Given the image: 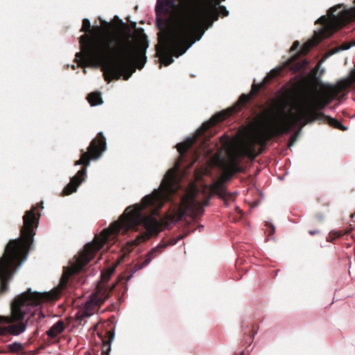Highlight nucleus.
I'll use <instances>...</instances> for the list:
<instances>
[{
    "label": "nucleus",
    "instance_id": "obj_1",
    "mask_svg": "<svg viewBox=\"0 0 355 355\" xmlns=\"http://www.w3.org/2000/svg\"><path fill=\"white\" fill-rule=\"evenodd\" d=\"M248 102L238 101L227 112L216 113L196 130L194 136L178 143L176 148L179 157L164 175L159 188L143 197L141 202L135 203V232L141 228L149 236L157 234L165 219L183 228L182 234L168 242L162 241L144 259L141 257L135 263V273L146 267L167 246L175 245L195 231L189 227L204 213L197 198L202 188L196 180L201 173L209 172L216 159L214 150L207 143L211 129L227 117L239 113Z\"/></svg>",
    "mask_w": 355,
    "mask_h": 355
},
{
    "label": "nucleus",
    "instance_id": "obj_2",
    "mask_svg": "<svg viewBox=\"0 0 355 355\" xmlns=\"http://www.w3.org/2000/svg\"><path fill=\"white\" fill-rule=\"evenodd\" d=\"M89 28L90 21L85 18L81 30L89 33L80 37L81 51L76 54L79 65L101 67L107 82L128 80L133 69V36L128 25L115 16L103 32L100 26Z\"/></svg>",
    "mask_w": 355,
    "mask_h": 355
},
{
    "label": "nucleus",
    "instance_id": "obj_3",
    "mask_svg": "<svg viewBox=\"0 0 355 355\" xmlns=\"http://www.w3.org/2000/svg\"><path fill=\"white\" fill-rule=\"evenodd\" d=\"M220 15L228 16L229 11L225 6H209L197 0L189 2L172 28L160 40L161 46L157 50L162 63L159 68L162 64H172L173 56L178 58L185 53L213 26Z\"/></svg>",
    "mask_w": 355,
    "mask_h": 355
},
{
    "label": "nucleus",
    "instance_id": "obj_4",
    "mask_svg": "<svg viewBox=\"0 0 355 355\" xmlns=\"http://www.w3.org/2000/svg\"><path fill=\"white\" fill-rule=\"evenodd\" d=\"M37 218L33 210L26 212L21 237L10 241L0 259V292L6 289V284L14 270L26 261L33 236V224ZM55 293L31 292V289L17 295L10 306V316H0V324L19 321L26 315L33 314L42 300L55 297Z\"/></svg>",
    "mask_w": 355,
    "mask_h": 355
},
{
    "label": "nucleus",
    "instance_id": "obj_5",
    "mask_svg": "<svg viewBox=\"0 0 355 355\" xmlns=\"http://www.w3.org/2000/svg\"><path fill=\"white\" fill-rule=\"evenodd\" d=\"M341 8L340 5L336 7H331L328 10V14L331 17L327 15H322L315 21V24H320L319 29L314 31V37L307 40L301 47L299 52L295 53L287 60L282 62V64L273 68L267 73L264 79L266 82H269L278 76H281L284 71H291L293 73L302 71L304 74L309 67V62L306 58H302L300 53L307 54L311 49L318 46L324 38L331 37L340 28L343 23L344 13L343 10L337 12L338 9Z\"/></svg>",
    "mask_w": 355,
    "mask_h": 355
},
{
    "label": "nucleus",
    "instance_id": "obj_6",
    "mask_svg": "<svg viewBox=\"0 0 355 355\" xmlns=\"http://www.w3.org/2000/svg\"><path fill=\"white\" fill-rule=\"evenodd\" d=\"M133 226V207L130 206L125 210L119 221L113 223L109 228L104 230L101 234L96 237L93 242L85 246L84 251L76 258L71 267L64 268L60 285L64 286L69 277L73 273L78 272L83 266L89 263L96 252L100 250L111 234L120 231L125 232Z\"/></svg>",
    "mask_w": 355,
    "mask_h": 355
},
{
    "label": "nucleus",
    "instance_id": "obj_7",
    "mask_svg": "<svg viewBox=\"0 0 355 355\" xmlns=\"http://www.w3.org/2000/svg\"><path fill=\"white\" fill-rule=\"evenodd\" d=\"M289 107V119L293 125L304 127L316 120L314 103L306 97L295 101Z\"/></svg>",
    "mask_w": 355,
    "mask_h": 355
},
{
    "label": "nucleus",
    "instance_id": "obj_8",
    "mask_svg": "<svg viewBox=\"0 0 355 355\" xmlns=\"http://www.w3.org/2000/svg\"><path fill=\"white\" fill-rule=\"evenodd\" d=\"M135 24V71L137 69H141L147 61L146 50L149 46L147 35L143 28L137 30Z\"/></svg>",
    "mask_w": 355,
    "mask_h": 355
},
{
    "label": "nucleus",
    "instance_id": "obj_9",
    "mask_svg": "<svg viewBox=\"0 0 355 355\" xmlns=\"http://www.w3.org/2000/svg\"><path fill=\"white\" fill-rule=\"evenodd\" d=\"M177 6L175 0H157L155 6V22L159 30L166 28L168 14Z\"/></svg>",
    "mask_w": 355,
    "mask_h": 355
},
{
    "label": "nucleus",
    "instance_id": "obj_10",
    "mask_svg": "<svg viewBox=\"0 0 355 355\" xmlns=\"http://www.w3.org/2000/svg\"><path fill=\"white\" fill-rule=\"evenodd\" d=\"M105 150L106 143L103 138L100 139L98 141V144L94 140L88 148V153H83L81 158L76 162V164H85L86 166H87L89 165V156L92 159H96Z\"/></svg>",
    "mask_w": 355,
    "mask_h": 355
},
{
    "label": "nucleus",
    "instance_id": "obj_11",
    "mask_svg": "<svg viewBox=\"0 0 355 355\" xmlns=\"http://www.w3.org/2000/svg\"><path fill=\"white\" fill-rule=\"evenodd\" d=\"M107 295L102 289L98 288L93 295H90L89 300L85 302V309L80 315V319L92 316L95 311V306L101 304L106 299Z\"/></svg>",
    "mask_w": 355,
    "mask_h": 355
},
{
    "label": "nucleus",
    "instance_id": "obj_12",
    "mask_svg": "<svg viewBox=\"0 0 355 355\" xmlns=\"http://www.w3.org/2000/svg\"><path fill=\"white\" fill-rule=\"evenodd\" d=\"M352 46H355V41L353 42L351 44L343 43L341 45H340L339 46L336 47L335 49L331 51V52L329 53H328L326 55H324L318 62V64L313 68V72L315 73L314 78H315V82L318 85H323V83H322V80L321 79V77H322V76L325 72V68H324V67L320 68L322 64L324 63L327 60V59L329 58L331 55H334V54H335V53H338L339 51L347 50V49H350Z\"/></svg>",
    "mask_w": 355,
    "mask_h": 355
},
{
    "label": "nucleus",
    "instance_id": "obj_13",
    "mask_svg": "<svg viewBox=\"0 0 355 355\" xmlns=\"http://www.w3.org/2000/svg\"><path fill=\"white\" fill-rule=\"evenodd\" d=\"M86 170H80L77 174L73 177L71 180V182L66 186L63 192L66 195H69L73 192L76 191L78 187L81 184V182L85 180L86 176Z\"/></svg>",
    "mask_w": 355,
    "mask_h": 355
},
{
    "label": "nucleus",
    "instance_id": "obj_14",
    "mask_svg": "<svg viewBox=\"0 0 355 355\" xmlns=\"http://www.w3.org/2000/svg\"><path fill=\"white\" fill-rule=\"evenodd\" d=\"M322 118L324 119V121L329 124L331 126H333L334 128H336L339 130H347V127L345 126L342 122L336 119H334L331 116H328L326 115H323Z\"/></svg>",
    "mask_w": 355,
    "mask_h": 355
},
{
    "label": "nucleus",
    "instance_id": "obj_15",
    "mask_svg": "<svg viewBox=\"0 0 355 355\" xmlns=\"http://www.w3.org/2000/svg\"><path fill=\"white\" fill-rule=\"evenodd\" d=\"M64 330V323L62 321H58L54 324L50 329L47 331V334L50 337H55Z\"/></svg>",
    "mask_w": 355,
    "mask_h": 355
},
{
    "label": "nucleus",
    "instance_id": "obj_16",
    "mask_svg": "<svg viewBox=\"0 0 355 355\" xmlns=\"http://www.w3.org/2000/svg\"><path fill=\"white\" fill-rule=\"evenodd\" d=\"M241 327L244 335H246L250 339L253 338L257 333V331L254 329V327L250 323L243 322Z\"/></svg>",
    "mask_w": 355,
    "mask_h": 355
},
{
    "label": "nucleus",
    "instance_id": "obj_17",
    "mask_svg": "<svg viewBox=\"0 0 355 355\" xmlns=\"http://www.w3.org/2000/svg\"><path fill=\"white\" fill-rule=\"evenodd\" d=\"M26 324L19 323L18 324L10 325L8 327V331L12 335H19L26 329Z\"/></svg>",
    "mask_w": 355,
    "mask_h": 355
},
{
    "label": "nucleus",
    "instance_id": "obj_18",
    "mask_svg": "<svg viewBox=\"0 0 355 355\" xmlns=\"http://www.w3.org/2000/svg\"><path fill=\"white\" fill-rule=\"evenodd\" d=\"M87 99L92 106L98 105L103 103L101 93H91L88 96Z\"/></svg>",
    "mask_w": 355,
    "mask_h": 355
},
{
    "label": "nucleus",
    "instance_id": "obj_19",
    "mask_svg": "<svg viewBox=\"0 0 355 355\" xmlns=\"http://www.w3.org/2000/svg\"><path fill=\"white\" fill-rule=\"evenodd\" d=\"M218 196L219 198L223 200L224 202V205L227 207L229 206V200H234V196L231 193H229L226 191H220L218 193Z\"/></svg>",
    "mask_w": 355,
    "mask_h": 355
},
{
    "label": "nucleus",
    "instance_id": "obj_20",
    "mask_svg": "<svg viewBox=\"0 0 355 355\" xmlns=\"http://www.w3.org/2000/svg\"><path fill=\"white\" fill-rule=\"evenodd\" d=\"M115 266L108 267L105 271L101 272V282H106L114 273Z\"/></svg>",
    "mask_w": 355,
    "mask_h": 355
},
{
    "label": "nucleus",
    "instance_id": "obj_21",
    "mask_svg": "<svg viewBox=\"0 0 355 355\" xmlns=\"http://www.w3.org/2000/svg\"><path fill=\"white\" fill-rule=\"evenodd\" d=\"M220 143H221V146H222L221 148H223V149L227 148L230 145V143L231 141L230 137H228L225 134H223L220 137Z\"/></svg>",
    "mask_w": 355,
    "mask_h": 355
},
{
    "label": "nucleus",
    "instance_id": "obj_22",
    "mask_svg": "<svg viewBox=\"0 0 355 355\" xmlns=\"http://www.w3.org/2000/svg\"><path fill=\"white\" fill-rule=\"evenodd\" d=\"M21 347L22 345L20 343H13L9 345V349L13 352H18Z\"/></svg>",
    "mask_w": 355,
    "mask_h": 355
},
{
    "label": "nucleus",
    "instance_id": "obj_23",
    "mask_svg": "<svg viewBox=\"0 0 355 355\" xmlns=\"http://www.w3.org/2000/svg\"><path fill=\"white\" fill-rule=\"evenodd\" d=\"M300 46V42L298 40L295 41L290 49V52H295L297 49H298Z\"/></svg>",
    "mask_w": 355,
    "mask_h": 355
},
{
    "label": "nucleus",
    "instance_id": "obj_24",
    "mask_svg": "<svg viewBox=\"0 0 355 355\" xmlns=\"http://www.w3.org/2000/svg\"><path fill=\"white\" fill-rule=\"evenodd\" d=\"M262 87V83H259L257 84L255 83V80H254L253 85H252V90L254 92H258L260 89Z\"/></svg>",
    "mask_w": 355,
    "mask_h": 355
},
{
    "label": "nucleus",
    "instance_id": "obj_25",
    "mask_svg": "<svg viewBox=\"0 0 355 355\" xmlns=\"http://www.w3.org/2000/svg\"><path fill=\"white\" fill-rule=\"evenodd\" d=\"M266 226H267L270 229V235L275 234L276 228H275V226L272 223L266 222Z\"/></svg>",
    "mask_w": 355,
    "mask_h": 355
},
{
    "label": "nucleus",
    "instance_id": "obj_26",
    "mask_svg": "<svg viewBox=\"0 0 355 355\" xmlns=\"http://www.w3.org/2000/svg\"><path fill=\"white\" fill-rule=\"evenodd\" d=\"M330 236L333 237V239H336L337 238L340 237L342 236V234L336 231H331L330 232Z\"/></svg>",
    "mask_w": 355,
    "mask_h": 355
},
{
    "label": "nucleus",
    "instance_id": "obj_27",
    "mask_svg": "<svg viewBox=\"0 0 355 355\" xmlns=\"http://www.w3.org/2000/svg\"><path fill=\"white\" fill-rule=\"evenodd\" d=\"M316 218H317V219H318V220H323V218H324V216H323L322 214H318L316 215Z\"/></svg>",
    "mask_w": 355,
    "mask_h": 355
},
{
    "label": "nucleus",
    "instance_id": "obj_28",
    "mask_svg": "<svg viewBox=\"0 0 355 355\" xmlns=\"http://www.w3.org/2000/svg\"><path fill=\"white\" fill-rule=\"evenodd\" d=\"M319 232L318 230H311L309 232V233L311 234V235H315L316 234H318Z\"/></svg>",
    "mask_w": 355,
    "mask_h": 355
},
{
    "label": "nucleus",
    "instance_id": "obj_29",
    "mask_svg": "<svg viewBox=\"0 0 355 355\" xmlns=\"http://www.w3.org/2000/svg\"><path fill=\"white\" fill-rule=\"evenodd\" d=\"M203 186H205V189L209 190V192H211V191H212V188L211 187H210L209 185L205 184Z\"/></svg>",
    "mask_w": 355,
    "mask_h": 355
},
{
    "label": "nucleus",
    "instance_id": "obj_30",
    "mask_svg": "<svg viewBox=\"0 0 355 355\" xmlns=\"http://www.w3.org/2000/svg\"><path fill=\"white\" fill-rule=\"evenodd\" d=\"M351 75H352L353 79L355 80V69L351 71Z\"/></svg>",
    "mask_w": 355,
    "mask_h": 355
},
{
    "label": "nucleus",
    "instance_id": "obj_31",
    "mask_svg": "<svg viewBox=\"0 0 355 355\" xmlns=\"http://www.w3.org/2000/svg\"><path fill=\"white\" fill-rule=\"evenodd\" d=\"M203 229H204L203 225H200L198 227V230H199V232H201Z\"/></svg>",
    "mask_w": 355,
    "mask_h": 355
},
{
    "label": "nucleus",
    "instance_id": "obj_32",
    "mask_svg": "<svg viewBox=\"0 0 355 355\" xmlns=\"http://www.w3.org/2000/svg\"><path fill=\"white\" fill-rule=\"evenodd\" d=\"M138 241H139V238L137 239V237H135V240H134L135 245L137 244Z\"/></svg>",
    "mask_w": 355,
    "mask_h": 355
},
{
    "label": "nucleus",
    "instance_id": "obj_33",
    "mask_svg": "<svg viewBox=\"0 0 355 355\" xmlns=\"http://www.w3.org/2000/svg\"><path fill=\"white\" fill-rule=\"evenodd\" d=\"M243 351L241 352L240 353L237 354L236 355H243Z\"/></svg>",
    "mask_w": 355,
    "mask_h": 355
},
{
    "label": "nucleus",
    "instance_id": "obj_34",
    "mask_svg": "<svg viewBox=\"0 0 355 355\" xmlns=\"http://www.w3.org/2000/svg\"><path fill=\"white\" fill-rule=\"evenodd\" d=\"M258 203H259L258 202H256L254 207L257 206L258 205Z\"/></svg>",
    "mask_w": 355,
    "mask_h": 355
},
{
    "label": "nucleus",
    "instance_id": "obj_35",
    "mask_svg": "<svg viewBox=\"0 0 355 355\" xmlns=\"http://www.w3.org/2000/svg\"><path fill=\"white\" fill-rule=\"evenodd\" d=\"M279 271V270H276V275L278 274V272Z\"/></svg>",
    "mask_w": 355,
    "mask_h": 355
},
{
    "label": "nucleus",
    "instance_id": "obj_36",
    "mask_svg": "<svg viewBox=\"0 0 355 355\" xmlns=\"http://www.w3.org/2000/svg\"><path fill=\"white\" fill-rule=\"evenodd\" d=\"M132 275H130L129 276V279L132 277Z\"/></svg>",
    "mask_w": 355,
    "mask_h": 355
}]
</instances>
